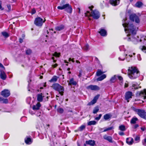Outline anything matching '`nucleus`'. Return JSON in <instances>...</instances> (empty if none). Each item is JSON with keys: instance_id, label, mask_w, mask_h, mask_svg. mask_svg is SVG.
Instances as JSON below:
<instances>
[{"instance_id": "obj_1", "label": "nucleus", "mask_w": 146, "mask_h": 146, "mask_svg": "<svg viewBox=\"0 0 146 146\" xmlns=\"http://www.w3.org/2000/svg\"><path fill=\"white\" fill-rule=\"evenodd\" d=\"M122 25L125 28V31L128 33V35L129 36L131 35H134L136 34V28L133 24L125 23L123 24Z\"/></svg>"}, {"instance_id": "obj_2", "label": "nucleus", "mask_w": 146, "mask_h": 146, "mask_svg": "<svg viewBox=\"0 0 146 146\" xmlns=\"http://www.w3.org/2000/svg\"><path fill=\"white\" fill-rule=\"evenodd\" d=\"M128 75L131 79H135L139 75V72L137 68L135 66L129 67L128 69Z\"/></svg>"}, {"instance_id": "obj_3", "label": "nucleus", "mask_w": 146, "mask_h": 146, "mask_svg": "<svg viewBox=\"0 0 146 146\" xmlns=\"http://www.w3.org/2000/svg\"><path fill=\"white\" fill-rule=\"evenodd\" d=\"M65 1L64 0L61 1L60 3V6L57 7V9L60 10L64 9L67 13L71 14L72 12V7L69 4L67 3L64 4Z\"/></svg>"}, {"instance_id": "obj_4", "label": "nucleus", "mask_w": 146, "mask_h": 146, "mask_svg": "<svg viewBox=\"0 0 146 146\" xmlns=\"http://www.w3.org/2000/svg\"><path fill=\"white\" fill-rule=\"evenodd\" d=\"M131 109L141 118L146 120V111L144 110L137 109L133 107H131Z\"/></svg>"}, {"instance_id": "obj_5", "label": "nucleus", "mask_w": 146, "mask_h": 146, "mask_svg": "<svg viewBox=\"0 0 146 146\" xmlns=\"http://www.w3.org/2000/svg\"><path fill=\"white\" fill-rule=\"evenodd\" d=\"M85 15L86 16H92L94 19H97L100 17V14L97 10H95L92 11L91 13L89 11H87L85 13Z\"/></svg>"}, {"instance_id": "obj_6", "label": "nucleus", "mask_w": 146, "mask_h": 146, "mask_svg": "<svg viewBox=\"0 0 146 146\" xmlns=\"http://www.w3.org/2000/svg\"><path fill=\"white\" fill-rule=\"evenodd\" d=\"M52 87L54 89L58 92L61 96L63 95L64 89L63 86L58 83H54L52 85Z\"/></svg>"}, {"instance_id": "obj_7", "label": "nucleus", "mask_w": 146, "mask_h": 146, "mask_svg": "<svg viewBox=\"0 0 146 146\" xmlns=\"http://www.w3.org/2000/svg\"><path fill=\"white\" fill-rule=\"evenodd\" d=\"M45 21V19L43 21L42 18L40 17H38L35 19L34 23L36 26L41 27L42 26L43 23H44Z\"/></svg>"}, {"instance_id": "obj_8", "label": "nucleus", "mask_w": 146, "mask_h": 146, "mask_svg": "<svg viewBox=\"0 0 146 146\" xmlns=\"http://www.w3.org/2000/svg\"><path fill=\"white\" fill-rule=\"evenodd\" d=\"M130 19L132 21H134L137 23H139L140 20L138 17L135 14H131L129 16Z\"/></svg>"}, {"instance_id": "obj_9", "label": "nucleus", "mask_w": 146, "mask_h": 146, "mask_svg": "<svg viewBox=\"0 0 146 146\" xmlns=\"http://www.w3.org/2000/svg\"><path fill=\"white\" fill-rule=\"evenodd\" d=\"M1 95L5 98H7L10 95V91L8 89H4L1 92Z\"/></svg>"}, {"instance_id": "obj_10", "label": "nucleus", "mask_w": 146, "mask_h": 146, "mask_svg": "<svg viewBox=\"0 0 146 146\" xmlns=\"http://www.w3.org/2000/svg\"><path fill=\"white\" fill-rule=\"evenodd\" d=\"M133 96V93L131 91H127L126 92L125 94V99L127 100V102H129V100L132 98Z\"/></svg>"}, {"instance_id": "obj_11", "label": "nucleus", "mask_w": 146, "mask_h": 146, "mask_svg": "<svg viewBox=\"0 0 146 146\" xmlns=\"http://www.w3.org/2000/svg\"><path fill=\"white\" fill-rule=\"evenodd\" d=\"M86 88L88 90H98L100 89L99 87L97 85H90L87 87Z\"/></svg>"}, {"instance_id": "obj_12", "label": "nucleus", "mask_w": 146, "mask_h": 146, "mask_svg": "<svg viewBox=\"0 0 146 146\" xmlns=\"http://www.w3.org/2000/svg\"><path fill=\"white\" fill-rule=\"evenodd\" d=\"M99 96V95H98L96 96H95L93 99L90 102H89L88 104V106H91L92 105L94 104H95Z\"/></svg>"}, {"instance_id": "obj_13", "label": "nucleus", "mask_w": 146, "mask_h": 146, "mask_svg": "<svg viewBox=\"0 0 146 146\" xmlns=\"http://www.w3.org/2000/svg\"><path fill=\"white\" fill-rule=\"evenodd\" d=\"M138 96H143L144 99H146V89H145L143 91H141L137 93Z\"/></svg>"}, {"instance_id": "obj_14", "label": "nucleus", "mask_w": 146, "mask_h": 146, "mask_svg": "<svg viewBox=\"0 0 146 146\" xmlns=\"http://www.w3.org/2000/svg\"><path fill=\"white\" fill-rule=\"evenodd\" d=\"M120 0H110V3L114 6H116L119 4Z\"/></svg>"}, {"instance_id": "obj_15", "label": "nucleus", "mask_w": 146, "mask_h": 146, "mask_svg": "<svg viewBox=\"0 0 146 146\" xmlns=\"http://www.w3.org/2000/svg\"><path fill=\"white\" fill-rule=\"evenodd\" d=\"M103 138L104 139L108 141L110 143H112L113 142V139L111 136L105 135L103 136Z\"/></svg>"}, {"instance_id": "obj_16", "label": "nucleus", "mask_w": 146, "mask_h": 146, "mask_svg": "<svg viewBox=\"0 0 146 146\" xmlns=\"http://www.w3.org/2000/svg\"><path fill=\"white\" fill-rule=\"evenodd\" d=\"M45 96L42 93L38 94L37 96V100L39 102H42L43 100V98Z\"/></svg>"}, {"instance_id": "obj_17", "label": "nucleus", "mask_w": 146, "mask_h": 146, "mask_svg": "<svg viewBox=\"0 0 146 146\" xmlns=\"http://www.w3.org/2000/svg\"><path fill=\"white\" fill-rule=\"evenodd\" d=\"M128 41H131L133 42L135 44L136 43V42H139L138 39H137L133 36L129 37L128 39Z\"/></svg>"}, {"instance_id": "obj_18", "label": "nucleus", "mask_w": 146, "mask_h": 146, "mask_svg": "<svg viewBox=\"0 0 146 146\" xmlns=\"http://www.w3.org/2000/svg\"><path fill=\"white\" fill-rule=\"evenodd\" d=\"M67 82H69L68 84V85H73L76 86L77 84L76 81L74 80V79L73 78H72L70 79L69 81H68Z\"/></svg>"}, {"instance_id": "obj_19", "label": "nucleus", "mask_w": 146, "mask_h": 146, "mask_svg": "<svg viewBox=\"0 0 146 146\" xmlns=\"http://www.w3.org/2000/svg\"><path fill=\"white\" fill-rule=\"evenodd\" d=\"M86 144L92 146H94L95 145V141L94 140H90L86 142Z\"/></svg>"}, {"instance_id": "obj_20", "label": "nucleus", "mask_w": 146, "mask_h": 146, "mask_svg": "<svg viewBox=\"0 0 146 146\" xmlns=\"http://www.w3.org/2000/svg\"><path fill=\"white\" fill-rule=\"evenodd\" d=\"M126 142L128 145H131L133 142V139L131 137L127 138L126 139Z\"/></svg>"}, {"instance_id": "obj_21", "label": "nucleus", "mask_w": 146, "mask_h": 146, "mask_svg": "<svg viewBox=\"0 0 146 146\" xmlns=\"http://www.w3.org/2000/svg\"><path fill=\"white\" fill-rule=\"evenodd\" d=\"M99 33L102 36H105L107 35L106 31L103 29H100V31L99 32Z\"/></svg>"}, {"instance_id": "obj_22", "label": "nucleus", "mask_w": 146, "mask_h": 146, "mask_svg": "<svg viewBox=\"0 0 146 146\" xmlns=\"http://www.w3.org/2000/svg\"><path fill=\"white\" fill-rule=\"evenodd\" d=\"M0 75L1 78L3 80H6L7 78V76L4 71H1Z\"/></svg>"}, {"instance_id": "obj_23", "label": "nucleus", "mask_w": 146, "mask_h": 146, "mask_svg": "<svg viewBox=\"0 0 146 146\" xmlns=\"http://www.w3.org/2000/svg\"><path fill=\"white\" fill-rule=\"evenodd\" d=\"M65 27L64 25H61L55 27V29L56 31H60L63 29Z\"/></svg>"}, {"instance_id": "obj_24", "label": "nucleus", "mask_w": 146, "mask_h": 146, "mask_svg": "<svg viewBox=\"0 0 146 146\" xmlns=\"http://www.w3.org/2000/svg\"><path fill=\"white\" fill-rule=\"evenodd\" d=\"M41 105L40 103H38L36 105H34L33 107V109L34 110H38L39 109Z\"/></svg>"}, {"instance_id": "obj_25", "label": "nucleus", "mask_w": 146, "mask_h": 146, "mask_svg": "<svg viewBox=\"0 0 146 146\" xmlns=\"http://www.w3.org/2000/svg\"><path fill=\"white\" fill-rule=\"evenodd\" d=\"M25 143L27 144H30L32 142V141L30 137H27L25 139Z\"/></svg>"}, {"instance_id": "obj_26", "label": "nucleus", "mask_w": 146, "mask_h": 146, "mask_svg": "<svg viewBox=\"0 0 146 146\" xmlns=\"http://www.w3.org/2000/svg\"><path fill=\"white\" fill-rule=\"evenodd\" d=\"M138 119L135 117H133L130 121V123L132 124H135L136 123V121H138Z\"/></svg>"}, {"instance_id": "obj_27", "label": "nucleus", "mask_w": 146, "mask_h": 146, "mask_svg": "<svg viewBox=\"0 0 146 146\" xmlns=\"http://www.w3.org/2000/svg\"><path fill=\"white\" fill-rule=\"evenodd\" d=\"M0 102H2V103L5 104H7L9 102L8 99H4L1 97H0Z\"/></svg>"}, {"instance_id": "obj_28", "label": "nucleus", "mask_w": 146, "mask_h": 146, "mask_svg": "<svg viewBox=\"0 0 146 146\" xmlns=\"http://www.w3.org/2000/svg\"><path fill=\"white\" fill-rule=\"evenodd\" d=\"M135 6L136 7L138 8H141L143 5V3L140 1H137L135 4Z\"/></svg>"}, {"instance_id": "obj_29", "label": "nucleus", "mask_w": 146, "mask_h": 146, "mask_svg": "<svg viewBox=\"0 0 146 146\" xmlns=\"http://www.w3.org/2000/svg\"><path fill=\"white\" fill-rule=\"evenodd\" d=\"M112 115L110 113H107L105 114L104 116V118L105 120H107L111 117Z\"/></svg>"}, {"instance_id": "obj_30", "label": "nucleus", "mask_w": 146, "mask_h": 146, "mask_svg": "<svg viewBox=\"0 0 146 146\" xmlns=\"http://www.w3.org/2000/svg\"><path fill=\"white\" fill-rule=\"evenodd\" d=\"M58 78V77H57L56 76H54L49 81L51 82H55L57 81Z\"/></svg>"}, {"instance_id": "obj_31", "label": "nucleus", "mask_w": 146, "mask_h": 146, "mask_svg": "<svg viewBox=\"0 0 146 146\" xmlns=\"http://www.w3.org/2000/svg\"><path fill=\"white\" fill-rule=\"evenodd\" d=\"M119 129L122 131H124L126 130L125 126L123 125H120L119 127Z\"/></svg>"}, {"instance_id": "obj_32", "label": "nucleus", "mask_w": 146, "mask_h": 146, "mask_svg": "<svg viewBox=\"0 0 146 146\" xmlns=\"http://www.w3.org/2000/svg\"><path fill=\"white\" fill-rule=\"evenodd\" d=\"M117 76L116 75H114L112 77L110 80V81L111 83L114 82L116 79Z\"/></svg>"}, {"instance_id": "obj_33", "label": "nucleus", "mask_w": 146, "mask_h": 146, "mask_svg": "<svg viewBox=\"0 0 146 146\" xmlns=\"http://www.w3.org/2000/svg\"><path fill=\"white\" fill-rule=\"evenodd\" d=\"M99 108L98 106L95 107L93 110V113L94 114H96L99 111Z\"/></svg>"}, {"instance_id": "obj_34", "label": "nucleus", "mask_w": 146, "mask_h": 146, "mask_svg": "<svg viewBox=\"0 0 146 146\" xmlns=\"http://www.w3.org/2000/svg\"><path fill=\"white\" fill-rule=\"evenodd\" d=\"M1 34L5 38H7L9 36V34L6 32H2Z\"/></svg>"}, {"instance_id": "obj_35", "label": "nucleus", "mask_w": 146, "mask_h": 146, "mask_svg": "<svg viewBox=\"0 0 146 146\" xmlns=\"http://www.w3.org/2000/svg\"><path fill=\"white\" fill-rule=\"evenodd\" d=\"M104 72H102L101 70H98L97 72L96 75L97 76H99Z\"/></svg>"}, {"instance_id": "obj_36", "label": "nucleus", "mask_w": 146, "mask_h": 146, "mask_svg": "<svg viewBox=\"0 0 146 146\" xmlns=\"http://www.w3.org/2000/svg\"><path fill=\"white\" fill-rule=\"evenodd\" d=\"M96 124V122L95 121H90L88 123V125H94Z\"/></svg>"}, {"instance_id": "obj_37", "label": "nucleus", "mask_w": 146, "mask_h": 146, "mask_svg": "<svg viewBox=\"0 0 146 146\" xmlns=\"http://www.w3.org/2000/svg\"><path fill=\"white\" fill-rule=\"evenodd\" d=\"M57 111L60 113H62L64 112L63 109L61 108H58L57 109Z\"/></svg>"}, {"instance_id": "obj_38", "label": "nucleus", "mask_w": 146, "mask_h": 146, "mask_svg": "<svg viewBox=\"0 0 146 146\" xmlns=\"http://www.w3.org/2000/svg\"><path fill=\"white\" fill-rule=\"evenodd\" d=\"M113 129V127H111L107 128H106V129H105L103 131V132H106L110 130Z\"/></svg>"}, {"instance_id": "obj_39", "label": "nucleus", "mask_w": 146, "mask_h": 146, "mask_svg": "<svg viewBox=\"0 0 146 146\" xmlns=\"http://www.w3.org/2000/svg\"><path fill=\"white\" fill-rule=\"evenodd\" d=\"M32 53V51L30 49H28L26 51V54L27 55H30Z\"/></svg>"}, {"instance_id": "obj_40", "label": "nucleus", "mask_w": 146, "mask_h": 146, "mask_svg": "<svg viewBox=\"0 0 146 146\" xmlns=\"http://www.w3.org/2000/svg\"><path fill=\"white\" fill-rule=\"evenodd\" d=\"M135 140L137 141V142H139L140 141V137L139 136H136L135 138Z\"/></svg>"}, {"instance_id": "obj_41", "label": "nucleus", "mask_w": 146, "mask_h": 146, "mask_svg": "<svg viewBox=\"0 0 146 146\" xmlns=\"http://www.w3.org/2000/svg\"><path fill=\"white\" fill-rule=\"evenodd\" d=\"M89 48V46L88 44H86L84 47V49L86 50H88Z\"/></svg>"}, {"instance_id": "obj_42", "label": "nucleus", "mask_w": 146, "mask_h": 146, "mask_svg": "<svg viewBox=\"0 0 146 146\" xmlns=\"http://www.w3.org/2000/svg\"><path fill=\"white\" fill-rule=\"evenodd\" d=\"M141 50L143 52L145 53H146V47L145 46H142L141 48Z\"/></svg>"}, {"instance_id": "obj_43", "label": "nucleus", "mask_w": 146, "mask_h": 146, "mask_svg": "<svg viewBox=\"0 0 146 146\" xmlns=\"http://www.w3.org/2000/svg\"><path fill=\"white\" fill-rule=\"evenodd\" d=\"M85 127L84 125H81L79 129L80 131H82L83 130Z\"/></svg>"}, {"instance_id": "obj_44", "label": "nucleus", "mask_w": 146, "mask_h": 146, "mask_svg": "<svg viewBox=\"0 0 146 146\" xmlns=\"http://www.w3.org/2000/svg\"><path fill=\"white\" fill-rule=\"evenodd\" d=\"M102 116V115L101 114H100L98 117H96L95 118V119L96 120H99L101 118Z\"/></svg>"}, {"instance_id": "obj_45", "label": "nucleus", "mask_w": 146, "mask_h": 146, "mask_svg": "<svg viewBox=\"0 0 146 146\" xmlns=\"http://www.w3.org/2000/svg\"><path fill=\"white\" fill-rule=\"evenodd\" d=\"M132 89H133V88H134L135 90L137 89H138V87H137V86L135 84H133L132 85Z\"/></svg>"}, {"instance_id": "obj_46", "label": "nucleus", "mask_w": 146, "mask_h": 146, "mask_svg": "<svg viewBox=\"0 0 146 146\" xmlns=\"http://www.w3.org/2000/svg\"><path fill=\"white\" fill-rule=\"evenodd\" d=\"M7 7L8 9V11L9 12L11 11V6L10 4H8L7 5Z\"/></svg>"}, {"instance_id": "obj_47", "label": "nucleus", "mask_w": 146, "mask_h": 146, "mask_svg": "<svg viewBox=\"0 0 146 146\" xmlns=\"http://www.w3.org/2000/svg\"><path fill=\"white\" fill-rule=\"evenodd\" d=\"M36 12V11L35 8H33L32 9V11L31 12V14H35Z\"/></svg>"}, {"instance_id": "obj_48", "label": "nucleus", "mask_w": 146, "mask_h": 146, "mask_svg": "<svg viewBox=\"0 0 146 146\" xmlns=\"http://www.w3.org/2000/svg\"><path fill=\"white\" fill-rule=\"evenodd\" d=\"M97 80L98 81H101L103 80L102 78L101 77V76L98 77L97 79Z\"/></svg>"}, {"instance_id": "obj_49", "label": "nucleus", "mask_w": 146, "mask_h": 146, "mask_svg": "<svg viewBox=\"0 0 146 146\" xmlns=\"http://www.w3.org/2000/svg\"><path fill=\"white\" fill-rule=\"evenodd\" d=\"M2 2L0 0V10H4V8H2L1 6Z\"/></svg>"}, {"instance_id": "obj_50", "label": "nucleus", "mask_w": 146, "mask_h": 146, "mask_svg": "<svg viewBox=\"0 0 146 146\" xmlns=\"http://www.w3.org/2000/svg\"><path fill=\"white\" fill-rule=\"evenodd\" d=\"M117 77L118 78V79L120 81H121L123 80V78L122 77L120 76H117Z\"/></svg>"}, {"instance_id": "obj_51", "label": "nucleus", "mask_w": 146, "mask_h": 146, "mask_svg": "<svg viewBox=\"0 0 146 146\" xmlns=\"http://www.w3.org/2000/svg\"><path fill=\"white\" fill-rule=\"evenodd\" d=\"M121 136H123L124 135V133L123 132H119L118 133Z\"/></svg>"}, {"instance_id": "obj_52", "label": "nucleus", "mask_w": 146, "mask_h": 146, "mask_svg": "<svg viewBox=\"0 0 146 146\" xmlns=\"http://www.w3.org/2000/svg\"><path fill=\"white\" fill-rule=\"evenodd\" d=\"M143 145L145 146H146V139H145L142 142Z\"/></svg>"}, {"instance_id": "obj_53", "label": "nucleus", "mask_w": 146, "mask_h": 146, "mask_svg": "<svg viewBox=\"0 0 146 146\" xmlns=\"http://www.w3.org/2000/svg\"><path fill=\"white\" fill-rule=\"evenodd\" d=\"M102 78L104 79L106 77V76L105 74H103L101 76Z\"/></svg>"}, {"instance_id": "obj_54", "label": "nucleus", "mask_w": 146, "mask_h": 146, "mask_svg": "<svg viewBox=\"0 0 146 146\" xmlns=\"http://www.w3.org/2000/svg\"><path fill=\"white\" fill-rule=\"evenodd\" d=\"M141 130L143 131H145V130H146V128L145 127H141Z\"/></svg>"}, {"instance_id": "obj_55", "label": "nucleus", "mask_w": 146, "mask_h": 146, "mask_svg": "<svg viewBox=\"0 0 146 146\" xmlns=\"http://www.w3.org/2000/svg\"><path fill=\"white\" fill-rule=\"evenodd\" d=\"M125 57L122 58H121V57H119L118 58L119 60L120 61H123L125 60Z\"/></svg>"}, {"instance_id": "obj_56", "label": "nucleus", "mask_w": 146, "mask_h": 146, "mask_svg": "<svg viewBox=\"0 0 146 146\" xmlns=\"http://www.w3.org/2000/svg\"><path fill=\"white\" fill-rule=\"evenodd\" d=\"M139 126V125L138 124H136L134 126V128L136 129L137 127H138Z\"/></svg>"}, {"instance_id": "obj_57", "label": "nucleus", "mask_w": 146, "mask_h": 146, "mask_svg": "<svg viewBox=\"0 0 146 146\" xmlns=\"http://www.w3.org/2000/svg\"><path fill=\"white\" fill-rule=\"evenodd\" d=\"M58 66V64H53L52 65V66L53 68H55Z\"/></svg>"}, {"instance_id": "obj_58", "label": "nucleus", "mask_w": 146, "mask_h": 146, "mask_svg": "<svg viewBox=\"0 0 146 146\" xmlns=\"http://www.w3.org/2000/svg\"><path fill=\"white\" fill-rule=\"evenodd\" d=\"M23 39L22 38H20L19 39V41L20 43H22L23 42Z\"/></svg>"}, {"instance_id": "obj_59", "label": "nucleus", "mask_w": 146, "mask_h": 146, "mask_svg": "<svg viewBox=\"0 0 146 146\" xmlns=\"http://www.w3.org/2000/svg\"><path fill=\"white\" fill-rule=\"evenodd\" d=\"M81 76H82V74H81V72H79V74L78 75V76L79 77H80Z\"/></svg>"}, {"instance_id": "obj_60", "label": "nucleus", "mask_w": 146, "mask_h": 146, "mask_svg": "<svg viewBox=\"0 0 146 146\" xmlns=\"http://www.w3.org/2000/svg\"><path fill=\"white\" fill-rule=\"evenodd\" d=\"M54 57H52V59H53V62H56V60H54Z\"/></svg>"}, {"instance_id": "obj_61", "label": "nucleus", "mask_w": 146, "mask_h": 146, "mask_svg": "<svg viewBox=\"0 0 146 146\" xmlns=\"http://www.w3.org/2000/svg\"><path fill=\"white\" fill-rule=\"evenodd\" d=\"M93 8V6L92 7V8H91V7H89V9H90V10L91 11H92V8Z\"/></svg>"}, {"instance_id": "obj_62", "label": "nucleus", "mask_w": 146, "mask_h": 146, "mask_svg": "<svg viewBox=\"0 0 146 146\" xmlns=\"http://www.w3.org/2000/svg\"><path fill=\"white\" fill-rule=\"evenodd\" d=\"M95 60H96V61H99V60L98 59V58H97V57H95Z\"/></svg>"}, {"instance_id": "obj_63", "label": "nucleus", "mask_w": 146, "mask_h": 146, "mask_svg": "<svg viewBox=\"0 0 146 146\" xmlns=\"http://www.w3.org/2000/svg\"><path fill=\"white\" fill-rule=\"evenodd\" d=\"M46 125L48 127L47 128H46V129H47L49 127L50 125L49 124H47Z\"/></svg>"}, {"instance_id": "obj_64", "label": "nucleus", "mask_w": 146, "mask_h": 146, "mask_svg": "<svg viewBox=\"0 0 146 146\" xmlns=\"http://www.w3.org/2000/svg\"><path fill=\"white\" fill-rule=\"evenodd\" d=\"M72 59H71V58H70L69 59L68 61L69 62H70L71 61H72Z\"/></svg>"}]
</instances>
